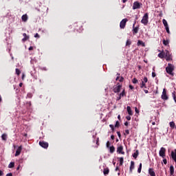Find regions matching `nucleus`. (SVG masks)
I'll return each instance as SVG.
<instances>
[{"label": "nucleus", "instance_id": "f257e3e1", "mask_svg": "<svg viewBox=\"0 0 176 176\" xmlns=\"http://www.w3.org/2000/svg\"><path fill=\"white\" fill-rule=\"evenodd\" d=\"M166 71L167 74H169V75H174V74L173 73V71H174V65L168 63V66L166 67Z\"/></svg>", "mask_w": 176, "mask_h": 176}, {"label": "nucleus", "instance_id": "f03ea898", "mask_svg": "<svg viewBox=\"0 0 176 176\" xmlns=\"http://www.w3.org/2000/svg\"><path fill=\"white\" fill-rule=\"evenodd\" d=\"M121 89H122V85L118 82L116 85L113 87V91L114 93H120Z\"/></svg>", "mask_w": 176, "mask_h": 176}, {"label": "nucleus", "instance_id": "7ed1b4c3", "mask_svg": "<svg viewBox=\"0 0 176 176\" xmlns=\"http://www.w3.org/2000/svg\"><path fill=\"white\" fill-rule=\"evenodd\" d=\"M148 19H149L148 16V13H145L144 16L142 17V19L141 20L142 24H144V25H148Z\"/></svg>", "mask_w": 176, "mask_h": 176}, {"label": "nucleus", "instance_id": "20e7f679", "mask_svg": "<svg viewBox=\"0 0 176 176\" xmlns=\"http://www.w3.org/2000/svg\"><path fill=\"white\" fill-rule=\"evenodd\" d=\"M127 21H129L127 19H122L120 23V28L124 30V28H126V24Z\"/></svg>", "mask_w": 176, "mask_h": 176}, {"label": "nucleus", "instance_id": "39448f33", "mask_svg": "<svg viewBox=\"0 0 176 176\" xmlns=\"http://www.w3.org/2000/svg\"><path fill=\"white\" fill-rule=\"evenodd\" d=\"M161 98L162 100H164V101H167V100H168V96H167V90L166 88L163 89Z\"/></svg>", "mask_w": 176, "mask_h": 176}, {"label": "nucleus", "instance_id": "423d86ee", "mask_svg": "<svg viewBox=\"0 0 176 176\" xmlns=\"http://www.w3.org/2000/svg\"><path fill=\"white\" fill-rule=\"evenodd\" d=\"M141 6H142V3L138 1H135L133 5V10H135V9H140Z\"/></svg>", "mask_w": 176, "mask_h": 176}, {"label": "nucleus", "instance_id": "0eeeda50", "mask_svg": "<svg viewBox=\"0 0 176 176\" xmlns=\"http://www.w3.org/2000/svg\"><path fill=\"white\" fill-rule=\"evenodd\" d=\"M159 155L161 156V157H163V159L166 157V148L164 147H162L160 148Z\"/></svg>", "mask_w": 176, "mask_h": 176}, {"label": "nucleus", "instance_id": "6e6552de", "mask_svg": "<svg viewBox=\"0 0 176 176\" xmlns=\"http://www.w3.org/2000/svg\"><path fill=\"white\" fill-rule=\"evenodd\" d=\"M135 21L134 22L133 25V35H135V34H138V30H140V26H136L135 27Z\"/></svg>", "mask_w": 176, "mask_h": 176}, {"label": "nucleus", "instance_id": "1a4fd4ad", "mask_svg": "<svg viewBox=\"0 0 176 176\" xmlns=\"http://www.w3.org/2000/svg\"><path fill=\"white\" fill-rule=\"evenodd\" d=\"M39 145L45 149H47V148H49V143L46 142H39Z\"/></svg>", "mask_w": 176, "mask_h": 176}, {"label": "nucleus", "instance_id": "9d476101", "mask_svg": "<svg viewBox=\"0 0 176 176\" xmlns=\"http://www.w3.org/2000/svg\"><path fill=\"white\" fill-rule=\"evenodd\" d=\"M134 168H135V163L134 162V161H131V165H130V167H129L130 174H133V170H134Z\"/></svg>", "mask_w": 176, "mask_h": 176}, {"label": "nucleus", "instance_id": "9b49d317", "mask_svg": "<svg viewBox=\"0 0 176 176\" xmlns=\"http://www.w3.org/2000/svg\"><path fill=\"white\" fill-rule=\"evenodd\" d=\"M117 153L120 155H124V151H123V146H119L117 147Z\"/></svg>", "mask_w": 176, "mask_h": 176}, {"label": "nucleus", "instance_id": "f8f14e48", "mask_svg": "<svg viewBox=\"0 0 176 176\" xmlns=\"http://www.w3.org/2000/svg\"><path fill=\"white\" fill-rule=\"evenodd\" d=\"M21 151H23V146H19V148L16 151L15 156H19L20 153H21Z\"/></svg>", "mask_w": 176, "mask_h": 176}, {"label": "nucleus", "instance_id": "ddd939ff", "mask_svg": "<svg viewBox=\"0 0 176 176\" xmlns=\"http://www.w3.org/2000/svg\"><path fill=\"white\" fill-rule=\"evenodd\" d=\"M148 174L150 176H156V173H155V169H153V168H148Z\"/></svg>", "mask_w": 176, "mask_h": 176}, {"label": "nucleus", "instance_id": "4468645a", "mask_svg": "<svg viewBox=\"0 0 176 176\" xmlns=\"http://www.w3.org/2000/svg\"><path fill=\"white\" fill-rule=\"evenodd\" d=\"M171 157L176 162V149H175V151H171Z\"/></svg>", "mask_w": 176, "mask_h": 176}, {"label": "nucleus", "instance_id": "2eb2a0df", "mask_svg": "<svg viewBox=\"0 0 176 176\" xmlns=\"http://www.w3.org/2000/svg\"><path fill=\"white\" fill-rule=\"evenodd\" d=\"M23 36H24V38L22 39L23 42H25V41H28L30 39V36H28L25 33L23 34Z\"/></svg>", "mask_w": 176, "mask_h": 176}, {"label": "nucleus", "instance_id": "dca6fc26", "mask_svg": "<svg viewBox=\"0 0 176 176\" xmlns=\"http://www.w3.org/2000/svg\"><path fill=\"white\" fill-rule=\"evenodd\" d=\"M126 109L129 115H130V116H133V111H131V107L130 106H127Z\"/></svg>", "mask_w": 176, "mask_h": 176}, {"label": "nucleus", "instance_id": "f3484780", "mask_svg": "<svg viewBox=\"0 0 176 176\" xmlns=\"http://www.w3.org/2000/svg\"><path fill=\"white\" fill-rule=\"evenodd\" d=\"M21 19H22V21H24V23H25V21H27V20H28V15H27V14H23L21 16Z\"/></svg>", "mask_w": 176, "mask_h": 176}, {"label": "nucleus", "instance_id": "a211bd4d", "mask_svg": "<svg viewBox=\"0 0 176 176\" xmlns=\"http://www.w3.org/2000/svg\"><path fill=\"white\" fill-rule=\"evenodd\" d=\"M140 155V151L138 150H136L135 152L132 155L133 157H134V159H136L137 157H138V155Z\"/></svg>", "mask_w": 176, "mask_h": 176}, {"label": "nucleus", "instance_id": "6ab92c4d", "mask_svg": "<svg viewBox=\"0 0 176 176\" xmlns=\"http://www.w3.org/2000/svg\"><path fill=\"white\" fill-rule=\"evenodd\" d=\"M103 173H104V175H108V174H109V168H104Z\"/></svg>", "mask_w": 176, "mask_h": 176}, {"label": "nucleus", "instance_id": "aec40b11", "mask_svg": "<svg viewBox=\"0 0 176 176\" xmlns=\"http://www.w3.org/2000/svg\"><path fill=\"white\" fill-rule=\"evenodd\" d=\"M170 175H174V166H170Z\"/></svg>", "mask_w": 176, "mask_h": 176}, {"label": "nucleus", "instance_id": "412c9836", "mask_svg": "<svg viewBox=\"0 0 176 176\" xmlns=\"http://www.w3.org/2000/svg\"><path fill=\"white\" fill-rule=\"evenodd\" d=\"M141 45L143 47H145V43H143L142 41L139 40L138 41V46H141Z\"/></svg>", "mask_w": 176, "mask_h": 176}, {"label": "nucleus", "instance_id": "4be33fe9", "mask_svg": "<svg viewBox=\"0 0 176 176\" xmlns=\"http://www.w3.org/2000/svg\"><path fill=\"white\" fill-rule=\"evenodd\" d=\"M109 152L110 153H113L115 152V146H111L109 148Z\"/></svg>", "mask_w": 176, "mask_h": 176}, {"label": "nucleus", "instance_id": "5701e85b", "mask_svg": "<svg viewBox=\"0 0 176 176\" xmlns=\"http://www.w3.org/2000/svg\"><path fill=\"white\" fill-rule=\"evenodd\" d=\"M164 56H165L164 52H162L158 54V57L160 58H164Z\"/></svg>", "mask_w": 176, "mask_h": 176}, {"label": "nucleus", "instance_id": "b1692460", "mask_svg": "<svg viewBox=\"0 0 176 176\" xmlns=\"http://www.w3.org/2000/svg\"><path fill=\"white\" fill-rule=\"evenodd\" d=\"M142 170V163H140L138 168V173L140 174Z\"/></svg>", "mask_w": 176, "mask_h": 176}, {"label": "nucleus", "instance_id": "393cba45", "mask_svg": "<svg viewBox=\"0 0 176 176\" xmlns=\"http://www.w3.org/2000/svg\"><path fill=\"white\" fill-rule=\"evenodd\" d=\"M120 160V166H123V163L124 162V158H123V157H121L119 158Z\"/></svg>", "mask_w": 176, "mask_h": 176}, {"label": "nucleus", "instance_id": "a878e982", "mask_svg": "<svg viewBox=\"0 0 176 176\" xmlns=\"http://www.w3.org/2000/svg\"><path fill=\"white\" fill-rule=\"evenodd\" d=\"M1 138H2L3 141H6V140L8 138V135H6V133H3L1 135Z\"/></svg>", "mask_w": 176, "mask_h": 176}, {"label": "nucleus", "instance_id": "bb28decb", "mask_svg": "<svg viewBox=\"0 0 176 176\" xmlns=\"http://www.w3.org/2000/svg\"><path fill=\"white\" fill-rule=\"evenodd\" d=\"M162 23H163L165 28L168 27V23H167V21L166 19H163Z\"/></svg>", "mask_w": 176, "mask_h": 176}, {"label": "nucleus", "instance_id": "cd10ccee", "mask_svg": "<svg viewBox=\"0 0 176 176\" xmlns=\"http://www.w3.org/2000/svg\"><path fill=\"white\" fill-rule=\"evenodd\" d=\"M14 167V162H10L8 165V168H13Z\"/></svg>", "mask_w": 176, "mask_h": 176}, {"label": "nucleus", "instance_id": "c85d7f7f", "mask_svg": "<svg viewBox=\"0 0 176 176\" xmlns=\"http://www.w3.org/2000/svg\"><path fill=\"white\" fill-rule=\"evenodd\" d=\"M169 124H170V127H171L172 129H174V127H175V122H170Z\"/></svg>", "mask_w": 176, "mask_h": 176}, {"label": "nucleus", "instance_id": "c756f323", "mask_svg": "<svg viewBox=\"0 0 176 176\" xmlns=\"http://www.w3.org/2000/svg\"><path fill=\"white\" fill-rule=\"evenodd\" d=\"M131 45V41L127 40L126 43V46H129V47H130Z\"/></svg>", "mask_w": 176, "mask_h": 176}, {"label": "nucleus", "instance_id": "7c9ffc66", "mask_svg": "<svg viewBox=\"0 0 176 176\" xmlns=\"http://www.w3.org/2000/svg\"><path fill=\"white\" fill-rule=\"evenodd\" d=\"M162 42H163V45H164L165 46H167V45H168L169 43L168 40H163Z\"/></svg>", "mask_w": 176, "mask_h": 176}, {"label": "nucleus", "instance_id": "2f4dec72", "mask_svg": "<svg viewBox=\"0 0 176 176\" xmlns=\"http://www.w3.org/2000/svg\"><path fill=\"white\" fill-rule=\"evenodd\" d=\"M120 97H124V96H126V91H124V89H123V91H122V93L120 94Z\"/></svg>", "mask_w": 176, "mask_h": 176}, {"label": "nucleus", "instance_id": "473e14b6", "mask_svg": "<svg viewBox=\"0 0 176 176\" xmlns=\"http://www.w3.org/2000/svg\"><path fill=\"white\" fill-rule=\"evenodd\" d=\"M146 85V82L142 81V83H140V89H144V86H145Z\"/></svg>", "mask_w": 176, "mask_h": 176}, {"label": "nucleus", "instance_id": "72a5a7b5", "mask_svg": "<svg viewBox=\"0 0 176 176\" xmlns=\"http://www.w3.org/2000/svg\"><path fill=\"white\" fill-rule=\"evenodd\" d=\"M15 71H16V74L18 75V76L20 75V74H21V72L19 69H16Z\"/></svg>", "mask_w": 176, "mask_h": 176}, {"label": "nucleus", "instance_id": "f704fd0d", "mask_svg": "<svg viewBox=\"0 0 176 176\" xmlns=\"http://www.w3.org/2000/svg\"><path fill=\"white\" fill-rule=\"evenodd\" d=\"M132 82L133 83H134L135 85L138 83V80L135 78H134L133 80H132Z\"/></svg>", "mask_w": 176, "mask_h": 176}, {"label": "nucleus", "instance_id": "c9c22d12", "mask_svg": "<svg viewBox=\"0 0 176 176\" xmlns=\"http://www.w3.org/2000/svg\"><path fill=\"white\" fill-rule=\"evenodd\" d=\"M172 96L173 97L174 101L176 102V95H175V91L173 92Z\"/></svg>", "mask_w": 176, "mask_h": 176}, {"label": "nucleus", "instance_id": "e433bc0d", "mask_svg": "<svg viewBox=\"0 0 176 176\" xmlns=\"http://www.w3.org/2000/svg\"><path fill=\"white\" fill-rule=\"evenodd\" d=\"M120 126V122L119 121L116 122L115 127H119Z\"/></svg>", "mask_w": 176, "mask_h": 176}, {"label": "nucleus", "instance_id": "4c0bfd02", "mask_svg": "<svg viewBox=\"0 0 176 176\" xmlns=\"http://www.w3.org/2000/svg\"><path fill=\"white\" fill-rule=\"evenodd\" d=\"M142 82H144V83H148V78L147 77H144L143 78Z\"/></svg>", "mask_w": 176, "mask_h": 176}, {"label": "nucleus", "instance_id": "58836bf2", "mask_svg": "<svg viewBox=\"0 0 176 176\" xmlns=\"http://www.w3.org/2000/svg\"><path fill=\"white\" fill-rule=\"evenodd\" d=\"M130 134V131L129 129L125 130V133H124V135H127Z\"/></svg>", "mask_w": 176, "mask_h": 176}, {"label": "nucleus", "instance_id": "ea45409f", "mask_svg": "<svg viewBox=\"0 0 176 176\" xmlns=\"http://www.w3.org/2000/svg\"><path fill=\"white\" fill-rule=\"evenodd\" d=\"M110 145H111V143L109 142V141H108V142H107V144H106L107 148H111Z\"/></svg>", "mask_w": 176, "mask_h": 176}, {"label": "nucleus", "instance_id": "a19ab883", "mask_svg": "<svg viewBox=\"0 0 176 176\" xmlns=\"http://www.w3.org/2000/svg\"><path fill=\"white\" fill-rule=\"evenodd\" d=\"M165 29H166V32H167L168 34H170V28H168V26L166 27V28H165Z\"/></svg>", "mask_w": 176, "mask_h": 176}, {"label": "nucleus", "instance_id": "79ce46f5", "mask_svg": "<svg viewBox=\"0 0 176 176\" xmlns=\"http://www.w3.org/2000/svg\"><path fill=\"white\" fill-rule=\"evenodd\" d=\"M109 127L111 128L112 131H115V127L113 126V124H110V125H109Z\"/></svg>", "mask_w": 176, "mask_h": 176}, {"label": "nucleus", "instance_id": "37998d69", "mask_svg": "<svg viewBox=\"0 0 176 176\" xmlns=\"http://www.w3.org/2000/svg\"><path fill=\"white\" fill-rule=\"evenodd\" d=\"M34 38H41V36H39V34L36 33L35 35H34Z\"/></svg>", "mask_w": 176, "mask_h": 176}, {"label": "nucleus", "instance_id": "c03bdc74", "mask_svg": "<svg viewBox=\"0 0 176 176\" xmlns=\"http://www.w3.org/2000/svg\"><path fill=\"white\" fill-rule=\"evenodd\" d=\"M117 134H118L119 138H122V134H120V131H117Z\"/></svg>", "mask_w": 176, "mask_h": 176}, {"label": "nucleus", "instance_id": "a18cd8bd", "mask_svg": "<svg viewBox=\"0 0 176 176\" xmlns=\"http://www.w3.org/2000/svg\"><path fill=\"white\" fill-rule=\"evenodd\" d=\"M126 120H131V117L130 116H127L126 117Z\"/></svg>", "mask_w": 176, "mask_h": 176}, {"label": "nucleus", "instance_id": "49530a36", "mask_svg": "<svg viewBox=\"0 0 176 176\" xmlns=\"http://www.w3.org/2000/svg\"><path fill=\"white\" fill-rule=\"evenodd\" d=\"M123 80H124V78L123 76L120 77L119 82H123Z\"/></svg>", "mask_w": 176, "mask_h": 176}, {"label": "nucleus", "instance_id": "de8ad7c7", "mask_svg": "<svg viewBox=\"0 0 176 176\" xmlns=\"http://www.w3.org/2000/svg\"><path fill=\"white\" fill-rule=\"evenodd\" d=\"M117 75L118 76H117V78H116V80H119V78H120V77H119V76H120V74L118 73Z\"/></svg>", "mask_w": 176, "mask_h": 176}, {"label": "nucleus", "instance_id": "09e8293b", "mask_svg": "<svg viewBox=\"0 0 176 176\" xmlns=\"http://www.w3.org/2000/svg\"><path fill=\"white\" fill-rule=\"evenodd\" d=\"M170 60H171V57L170 56H166V61H170Z\"/></svg>", "mask_w": 176, "mask_h": 176}, {"label": "nucleus", "instance_id": "8fccbe9b", "mask_svg": "<svg viewBox=\"0 0 176 176\" xmlns=\"http://www.w3.org/2000/svg\"><path fill=\"white\" fill-rule=\"evenodd\" d=\"M155 76H156V73H155V72H153V73H152V77H153V78H155Z\"/></svg>", "mask_w": 176, "mask_h": 176}, {"label": "nucleus", "instance_id": "3c124183", "mask_svg": "<svg viewBox=\"0 0 176 176\" xmlns=\"http://www.w3.org/2000/svg\"><path fill=\"white\" fill-rule=\"evenodd\" d=\"M163 163H164V164H167V160L164 159L163 160Z\"/></svg>", "mask_w": 176, "mask_h": 176}, {"label": "nucleus", "instance_id": "603ef678", "mask_svg": "<svg viewBox=\"0 0 176 176\" xmlns=\"http://www.w3.org/2000/svg\"><path fill=\"white\" fill-rule=\"evenodd\" d=\"M168 56H170V52H168V51H166V57H168Z\"/></svg>", "mask_w": 176, "mask_h": 176}, {"label": "nucleus", "instance_id": "864d4df0", "mask_svg": "<svg viewBox=\"0 0 176 176\" xmlns=\"http://www.w3.org/2000/svg\"><path fill=\"white\" fill-rule=\"evenodd\" d=\"M28 97L29 98H32V94H28Z\"/></svg>", "mask_w": 176, "mask_h": 176}, {"label": "nucleus", "instance_id": "5fc2aeb1", "mask_svg": "<svg viewBox=\"0 0 176 176\" xmlns=\"http://www.w3.org/2000/svg\"><path fill=\"white\" fill-rule=\"evenodd\" d=\"M135 111L136 113H140V111H138V109L137 107L135 108Z\"/></svg>", "mask_w": 176, "mask_h": 176}, {"label": "nucleus", "instance_id": "6e6d98bb", "mask_svg": "<svg viewBox=\"0 0 176 176\" xmlns=\"http://www.w3.org/2000/svg\"><path fill=\"white\" fill-rule=\"evenodd\" d=\"M6 176H13L12 173H8Z\"/></svg>", "mask_w": 176, "mask_h": 176}, {"label": "nucleus", "instance_id": "4d7b16f0", "mask_svg": "<svg viewBox=\"0 0 176 176\" xmlns=\"http://www.w3.org/2000/svg\"><path fill=\"white\" fill-rule=\"evenodd\" d=\"M122 99V96H120V95H119V97L117 98V101H119V100Z\"/></svg>", "mask_w": 176, "mask_h": 176}, {"label": "nucleus", "instance_id": "13d9d810", "mask_svg": "<svg viewBox=\"0 0 176 176\" xmlns=\"http://www.w3.org/2000/svg\"><path fill=\"white\" fill-rule=\"evenodd\" d=\"M144 91L146 94H148V93H149V91L147 89H144Z\"/></svg>", "mask_w": 176, "mask_h": 176}, {"label": "nucleus", "instance_id": "bf43d9fd", "mask_svg": "<svg viewBox=\"0 0 176 176\" xmlns=\"http://www.w3.org/2000/svg\"><path fill=\"white\" fill-rule=\"evenodd\" d=\"M24 78H25V74H22V80H24Z\"/></svg>", "mask_w": 176, "mask_h": 176}, {"label": "nucleus", "instance_id": "052dcab7", "mask_svg": "<svg viewBox=\"0 0 176 176\" xmlns=\"http://www.w3.org/2000/svg\"><path fill=\"white\" fill-rule=\"evenodd\" d=\"M29 50H34V47L30 46V47H29Z\"/></svg>", "mask_w": 176, "mask_h": 176}, {"label": "nucleus", "instance_id": "680f3d73", "mask_svg": "<svg viewBox=\"0 0 176 176\" xmlns=\"http://www.w3.org/2000/svg\"><path fill=\"white\" fill-rule=\"evenodd\" d=\"M129 89H131V90H133V89H134V87H133V85H129Z\"/></svg>", "mask_w": 176, "mask_h": 176}, {"label": "nucleus", "instance_id": "e2e57ef3", "mask_svg": "<svg viewBox=\"0 0 176 176\" xmlns=\"http://www.w3.org/2000/svg\"><path fill=\"white\" fill-rule=\"evenodd\" d=\"M111 140H115V135H111Z\"/></svg>", "mask_w": 176, "mask_h": 176}, {"label": "nucleus", "instance_id": "0e129e2a", "mask_svg": "<svg viewBox=\"0 0 176 176\" xmlns=\"http://www.w3.org/2000/svg\"><path fill=\"white\" fill-rule=\"evenodd\" d=\"M2 175H3V172L0 170V176H2Z\"/></svg>", "mask_w": 176, "mask_h": 176}, {"label": "nucleus", "instance_id": "69168bd1", "mask_svg": "<svg viewBox=\"0 0 176 176\" xmlns=\"http://www.w3.org/2000/svg\"><path fill=\"white\" fill-rule=\"evenodd\" d=\"M124 126H129V122H124Z\"/></svg>", "mask_w": 176, "mask_h": 176}, {"label": "nucleus", "instance_id": "338daca9", "mask_svg": "<svg viewBox=\"0 0 176 176\" xmlns=\"http://www.w3.org/2000/svg\"><path fill=\"white\" fill-rule=\"evenodd\" d=\"M19 87H23V82H21V83L19 84Z\"/></svg>", "mask_w": 176, "mask_h": 176}, {"label": "nucleus", "instance_id": "774afa93", "mask_svg": "<svg viewBox=\"0 0 176 176\" xmlns=\"http://www.w3.org/2000/svg\"><path fill=\"white\" fill-rule=\"evenodd\" d=\"M116 171H119V166H117V167L116 168Z\"/></svg>", "mask_w": 176, "mask_h": 176}]
</instances>
